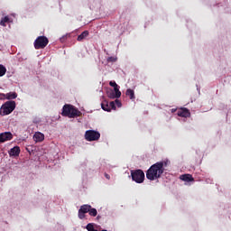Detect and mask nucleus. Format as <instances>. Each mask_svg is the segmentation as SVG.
<instances>
[{"label":"nucleus","mask_w":231,"mask_h":231,"mask_svg":"<svg viewBox=\"0 0 231 231\" xmlns=\"http://www.w3.org/2000/svg\"><path fill=\"white\" fill-rule=\"evenodd\" d=\"M169 165V161H162L152 164L146 171V178L150 181H154V180H160L162 174L165 172V167Z\"/></svg>","instance_id":"1"},{"label":"nucleus","mask_w":231,"mask_h":231,"mask_svg":"<svg viewBox=\"0 0 231 231\" xmlns=\"http://www.w3.org/2000/svg\"><path fill=\"white\" fill-rule=\"evenodd\" d=\"M61 115L69 118H77V116H82V112L72 105H64Z\"/></svg>","instance_id":"2"},{"label":"nucleus","mask_w":231,"mask_h":231,"mask_svg":"<svg viewBox=\"0 0 231 231\" xmlns=\"http://www.w3.org/2000/svg\"><path fill=\"white\" fill-rule=\"evenodd\" d=\"M15 109V101H7L1 106L0 114L2 116H6L10 115Z\"/></svg>","instance_id":"3"},{"label":"nucleus","mask_w":231,"mask_h":231,"mask_svg":"<svg viewBox=\"0 0 231 231\" xmlns=\"http://www.w3.org/2000/svg\"><path fill=\"white\" fill-rule=\"evenodd\" d=\"M133 181L135 183H143L145 180V173L142 170H134L131 171Z\"/></svg>","instance_id":"4"},{"label":"nucleus","mask_w":231,"mask_h":231,"mask_svg":"<svg viewBox=\"0 0 231 231\" xmlns=\"http://www.w3.org/2000/svg\"><path fill=\"white\" fill-rule=\"evenodd\" d=\"M48 42H50V41L46 36H39L34 41V48L35 50H44V48L48 46Z\"/></svg>","instance_id":"5"},{"label":"nucleus","mask_w":231,"mask_h":231,"mask_svg":"<svg viewBox=\"0 0 231 231\" xmlns=\"http://www.w3.org/2000/svg\"><path fill=\"white\" fill-rule=\"evenodd\" d=\"M85 140L87 142H97V140H100V133L95 130H88L85 133Z\"/></svg>","instance_id":"6"},{"label":"nucleus","mask_w":231,"mask_h":231,"mask_svg":"<svg viewBox=\"0 0 231 231\" xmlns=\"http://www.w3.org/2000/svg\"><path fill=\"white\" fill-rule=\"evenodd\" d=\"M14 138V135L11 132H5L0 134V143H4V142H9Z\"/></svg>","instance_id":"7"},{"label":"nucleus","mask_w":231,"mask_h":231,"mask_svg":"<svg viewBox=\"0 0 231 231\" xmlns=\"http://www.w3.org/2000/svg\"><path fill=\"white\" fill-rule=\"evenodd\" d=\"M177 115L182 118H189V116H190V111L188 108L183 107L178 111Z\"/></svg>","instance_id":"8"},{"label":"nucleus","mask_w":231,"mask_h":231,"mask_svg":"<svg viewBox=\"0 0 231 231\" xmlns=\"http://www.w3.org/2000/svg\"><path fill=\"white\" fill-rule=\"evenodd\" d=\"M21 154V148L19 146H14L9 151V156H19Z\"/></svg>","instance_id":"9"},{"label":"nucleus","mask_w":231,"mask_h":231,"mask_svg":"<svg viewBox=\"0 0 231 231\" xmlns=\"http://www.w3.org/2000/svg\"><path fill=\"white\" fill-rule=\"evenodd\" d=\"M34 142H44V134L36 132L33 135Z\"/></svg>","instance_id":"10"},{"label":"nucleus","mask_w":231,"mask_h":231,"mask_svg":"<svg viewBox=\"0 0 231 231\" xmlns=\"http://www.w3.org/2000/svg\"><path fill=\"white\" fill-rule=\"evenodd\" d=\"M180 179L182 180V181H194V177H192V175L190 174H183V175H180Z\"/></svg>","instance_id":"11"},{"label":"nucleus","mask_w":231,"mask_h":231,"mask_svg":"<svg viewBox=\"0 0 231 231\" xmlns=\"http://www.w3.org/2000/svg\"><path fill=\"white\" fill-rule=\"evenodd\" d=\"M89 208H91V205L84 204L79 209L82 214L89 213Z\"/></svg>","instance_id":"12"},{"label":"nucleus","mask_w":231,"mask_h":231,"mask_svg":"<svg viewBox=\"0 0 231 231\" xmlns=\"http://www.w3.org/2000/svg\"><path fill=\"white\" fill-rule=\"evenodd\" d=\"M101 107L103 109V111H107V113H111V108L109 107V102L107 101H103L101 103Z\"/></svg>","instance_id":"13"},{"label":"nucleus","mask_w":231,"mask_h":231,"mask_svg":"<svg viewBox=\"0 0 231 231\" xmlns=\"http://www.w3.org/2000/svg\"><path fill=\"white\" fill-rule=\"evenodd\" d=\"M126 97H129L130 100H134L136 97L134 96V90L128 88L125 92Z\"/></svg>","instance_id":"14"},{"label":"nucleus","mask_w":231,"mask_h":231,"mask_svg":"<svg viewBox=\"0 0 231 231\" xmlns=\"http://www.w3.org/2000/svg\"><path fill=\"white\" fill-rule=\"evenodd\" d=\"M16 97H17V94L15 92H9L5 94V98L7 100H15Z\"/></svg>","instance_id":"15"},{"label":"nucleus","mask_w":231,"mask_h":231,"mask_svg":"<svg viewBox=\"0 0 231 231\" xmlns=\"http://www.w3.org/2000/svg\"><path fill=\"white\" fill-rule=\"evenodd\" d=\"M88 35H89V31H84L81 34H79L78 36V41H84V39H86V37H88Z\"/></svg>","instance_id":"16"},{"label":"nucleus","mask_w":231,"mask_h":231,"mask_svg":"<svg viewBox=\"0 0 231 231\" xmlns=\"http://www.w3.org/2000/svg\"><path fill=\"white\" fill-rule=\"evenodd\" d=\"M6 23H10L9 16H5L0 20V26H6Z\"/></svg>","instance_id":"17"},{"label":"nucleus","mask_w":231,"mask_h":231,"mask_svg":"<svg viewBox=\"0 0 231 231\" xmlns=\"http://www.w3.org/2000/svg\"><path fill=\"white\" fill-rule=\"evenodd\" d=\"M88 214H89V216H91L92 217H97V215L98 214V211H97V208H94L93 207L90 206Z\"/></svg>","instance_id":"18"},{"label":"nucleus","mask_w":231,"mask_h":231,"mask_svg":"<svg viewBox=\"0 0 231 231\" xmlns=\"http://www.w3.org/2000/svg\"><path fill=\"white\" fill-rule=\"evenodd\" d=\"M114 93L116 94V98H120L122 97V92L120 91V87H114Z\"/></svg>","instance_id":"19"},{"label":"nucleus","mask_w":231,"mask_h":231,"mask_svg":"<svg viewBox=\"0 0 231 231\" xmlns=\"http://www.w3.org/2000/svg\"><path fill=\"white\" fill-rule=\"evenodd\" d=\"M5 75H6V67L0 64V77H5Z\"/></svg>","instance_id":"20"},{"label":"nucleus","mask_w":231,"mask_h":231,"mask_svg":"<svg viewBox=\"0 0 231 231\" xmlns=\"http://www.w3.org/2000/svg\"><path fill=\"white\" fill-rule=\"evenodd\" d=\"M86 229L88 231H98L97 229H95V224L93 223H88L86 226Z\"/></svg>","instance_id":"21"},{"label":"nucleus","mask_w":231,"mask_h":231,"mask_svg":"<svg viewBox=\"0 0 231 231\" xmlns=\"http://www.w3.org/2000/svg\"><path fill=\"white\" fill-rule=\"evenodd\" d=\"M108 107L110 108V111L112 109H114V110L116 109V105L115 101L108 103Z\"/></svg>","instance_id":"22"},{"label":"nucleus","mask_w":231,"mask_h":231,"mask_svg":"<svg viewBox=\"0 0 231 231\" xmlns=\"http://www.w3.org/2000/svg\"><path fill=\"white\" fill-rule=\"evenodd\" d=\"M78 216H79V219H84V217H86V213H82V212H80V210L79 209Z\"/></svg>","instance_id":"23"},{"label":"nucleus","mask_w":231,"mask_h":231,"mask_svg":"<svg viewBox=\"0 0 231 231\" xmlns=\"http://www.w3.org/2000/svg\"><path fill=\"white\" fill-rule=\"evenodd\" d=\"M109 98H116V94L114 91L108 92Z\"/></svg>","instance_id":"24"},{"label":"nucleus","mask_w":231,"mask_h":231,"mask_svg":"<svg viewBox=\"0 0 231 231\" xmlns=\"http://www.w3.org/2000/svg\"><path fill=\"white\" fill-rule=\"evenodd\" d=\"M107 62H116V58H115V57H108L107 58Z\"/></svg>","instance_id":"25"},{"label":"nucleus","mask_w":231,"mask_h":231,"mask_svg":"<svg viewBox=\"0 0 231 231\" xmlns=\"http://www.w3.org/2000/svg\"><path fill=\"white\" fill-rule=\"evenodd\" d=\"M109 86H111V88H117L118 84H116L115 81H110Z\"/></svg>","instance_id":"26"},{"label":"nucleus","mask_w":231,"mask_h":231,"mask_svg":"<svg viewBox=\"0 0 231 231\" xmlns=\"http://www.w3.org/2000/svg\"><path fill=\"white\" fill-rule=\"evenodd\" d=\"M0 100H6V94L0 93Z\"/></svg>","instance_id":"27"},{"label":"nucleus","mask_w":231,"mask_h":231,"mask_svg":"<svg viewBox=\"0 0 231 231\" xmlns=\"http://www.w3.org/2000/svg\"><path fill=\"white\" fill-rule=\"evenodd\" d=\"M115 104H116L117 107H122V102H120V100L116 99Z\"/></svg>","instance_id":"28"},{"label":"nucleus","mask_w":231,"mask_h":231,"mask_svg":"<svg viewBox=\"0 0 231 231\" xmlns=\"http://www.w3.org/2000/svg\"><path fill=\"white\" fill-rule=\"evenodd\" d=\"M66 39H68V35L62 36V37L60 39V42H66Z\"/></svg>","instance_id":"29"},{"label":"nucleus","mask_w":231,"mask_h":231,"mask_svg":"<svg viewBox=\"0 0 231 231\" xmlns=\"http://www.w3.org/2000/svg\"><path fill=\"white\" fill-rule=\"evenodd\" d=\"M105 177L106 178V180H111V176H109V174L105 173Z\"/></svg>","instance_id":"30"}]
</instances>
